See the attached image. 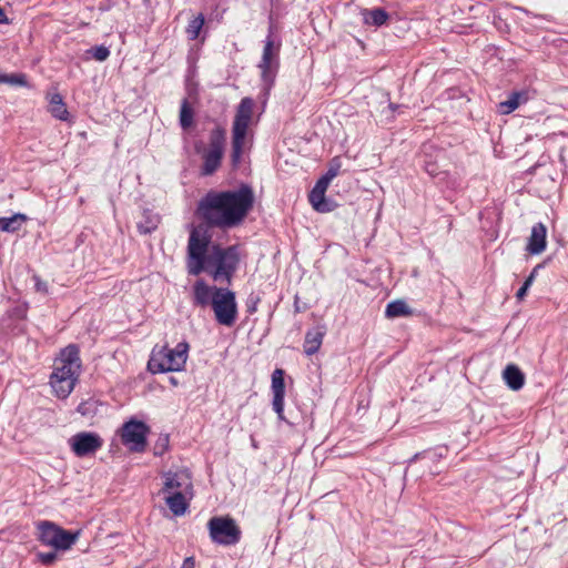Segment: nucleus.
Returning a JSON list of instances; mask_svg holds the SVG:
<instances>
[{
    "instance_id": "2",
    "label": "nucleus",
    "mask_w": 568,
    "mask_h": 568,
    "mask_svg": "<svg viewBox=\"0 0 568 568\" xmlns=\"http://www.w3.org/2000/svg\"><path fill=\"white\" fill-rule=\"evenodd\" d=\"M253 204L252 187L242 184L237 190L207 192L199 202L197 211L209 226L232 229L245 219Z\"/></svg>"
},
{
    "instance_id": "17",
    "label": "nucleus",
    "mask_w": 568,
    "mask_h": 568,
    "mask_svg": "<svg viewBox=\"0 0 568 568\" xmlns=\"http://www.w3.org/2000/svg\"><path fill=\"white\" fill-rule=\"evenodd\" d=\"M325 335V329L324 327H315V328H312V329H308L305 334V339H304V352L306 355L311 356V355H314L315 353H317V351L320 349L322 343H323V337Z\"/></svg>"
},
{
    "instance_id": "14",
    "label": "nucleus",
    "mask_w": 568,
    "mask_h": 568,
    "mask_svg": "<svg viewBox=\"0 0 568 568\" xmlns=\"http://www.w3.org/2000/svg\"><path fill=\"white\" fill-rule=\"evenodd\" d=\"M546 234L547 229L542 223H537L531 227V233L528 239L526 250L532 254L537 255L545 251L546 248Z\"/></svg>"
},
{
    "instance_id": "32",
    "label": "nucleus",
    "mask_w": 568,
    "mask_h": 568,
    "mask_svg": "<svg viewBox=\"0 0 568 568\" xmlns=\"http://www.w3.org/2000/svg\"><path fill=\"white\" fill-rule=\"evenodd\" d=\"M97 61H105L110 55L109 48L104 45H98L88 51Z\"/></svg>"
},
{
    "instance_id": "29",
    "label": "nucleus",
    "mask_w": 568,
    "mask_h": 568,
    "mask_svg": "<svg viewBox=\"0 0 568 568\" xmlns=\"http://www.w3.org/2000/svg\"><path fill=\"white\" fill-rule=\"evenodd\" d=\"M204 21H205L204 16L202 13H200L199 16H196L189 22L185 32L190 40L197 39V37L200 36V32L204 26Z\"/></svg>"
},
{
    "instance_id": "22",
    "label": "nucleus",
    "mask_w": 568,
    "mask_h": 568,
    "mask_svg": "<svg viewBox=\"0 0 568 568\" xmlns=\"http://www.w3.org/2000/svg\"><path fill=\"white\" fill-rule=\"evenodd\" d=\"M310 202L315 211L321 213L331 212L334 209V204L325 199V192L313 187L308 195Z\"/></svg>"
},
{
    "instance_id": "5",
    "label": "nucleus",
    "mask_w": 568,
    "mask_h": 568,
    "mask_svg": "<svg viewBox=\"0 0 568 568\" xmlns=\"http://www.w3.org/2000/svg\"><path fill=\"white\" fill-rule=\"evenodd\" d=\"M39 540L55 550H68L79 539L80 531L70 532L51 521L38 524Z\"/></svg>"
},
{
    "instance_id": "48",
    "label": "nucleus",
    "mask_w": 568,
    "mask_h": 568,
    "mask_svg": "<svg viewBox=\"0 0 568 568\" xmlns=\"http://www.w3.org/2000/svg\"><path fill=\"white\" fill-rule=\"evenodd\" d=\"M427 171L429 172V174H434L433 170L427 169Z\"/></svg>"
},
{
    "instance_id": "33",
    "label": "nucleus",
    "mask_w": 568,
    "mask_h": 568,
    "mask_svg": "<svg viewBox=\"0 0 568 568\" xmlns=\"http://www.w3.org/2000/svg\"><path fill=\"white\" fill-rule=\"evenodd\" d=\"M38 557L42 564L49 565V564H52L57 559V552L55 551L41 552L38 555Z\"/></svg>"
},
{
    "instance_id": "18",
    "label": "nucleus",
    "mask_w": 568,
    "mask_h": 568,
    "mask_svg": "<svg viewBox=\"0 0 568 568\" xmlns=\"http://www.w3.org/2000/svg\"><path fill=\"white\" fill-rule=\"evenodd\" d=\"M503 378L507 386L513 390H519L525 384V375L514 364H509L503 372Z\"/></svg>"
},
{
    "instance_id": "8",
    "label": "nucleus",
    "mask_w": 568,
    "mask_h": 568,
    "mask_svg": "<svg viewBox=\"0 0 568 568\" xmlns=\"http://www.w3.org/2000/svg\"><path fill=\"white\" fill-rule=\"evenodd\" d=\"M210 537L216 544L230 546L239 542L241 529L231 517H213L209 524Z\"/></svg>"
},
{
    "instance_id": "9",
    "label": "nucleus",
    "mask_w": 568,
    "mask_h": 568,
    "mask_svg": "<svg viewBox=\"0 0 568 568\" xmlns=\"http://www.w3.org/2000/svg\"><path fill=\"white\" fill-rule=\"evenodd\" d=\"M80 371L79 348L75 345H69L61 351L60 357L55 359L52 374L77 382Z\"/></svg>"
},
{
    "instance_id": "37",
    "label": "nucleus",
    "mask_w": 568,
    "mask_h": 568,
    "mask_svg": "<svg viewBox=\"0 0 568 568\" xmlns=\"http://www.w3.org/2000/svg\"><path fill=\"white\" fill-rule=\"evenodd\" d=\"M36 281V290L41 293L48 292V285L45 282L41 281L38 276H34Z\"/></svg>"
},
{
    "instance_id": "34",
    "label": "nucleus",
    "mask_w": 568,
    "mask_h": 568,
    "mask_svg": "<svg viewBox=\"0 0 568 568\" xmlns=\"http://www.w3.org/2000/svg\"><path fill=\"white\" fill-rule=\"evenodd\" d=\"M339 168H341V165H339L338 161H337V160H334V161L331 163V165H329V168H328L327 172L325 173V175H326L328 179L333 180L335 176H337L338 171H339Z\"/></svg>"
},
{
    "instance_id": "7",
    "label": "nucleus",
    "mask_w": 568,
    "mask_h": 568,
    "mask_svg": "<svg viewBox=\"0 0 568 568\" xmlns=\"http://www.w3.org/2000/svg\"><path fill=\"white\" fill-rule=\"evenodd\" d=\"M211 306L219 324L232 326L235 323L237 316V304L235 293L233 291L226 287L215 290Z\"/></svg>"
},
{
    "instance_id": "19",
    "label": "nucleus",
    "mask_w": 568,
    "mask_h": 568,
    "mask_svg": "<svg viewBox=\"0 0 568 568\" xmlns=\"http://www.w3.org/2000/svg\"><path fill=\"white\" fill-rule=\"evenodd\" d=\"M75 381L51 374L50 385L59 398H67L75 386Z\"/></svg>"
},
{
    "instance_id": "42",
    "label": "nucleus",
    "mask_w": 568,
    "mask_h": 568,
    "mask_svg": "<svg viewBox=\"0 0 568 568\" xmlns=\"http://www.w3.org/2000/svg\"><path fill=\"white\" fill-rule=\"evenodd\" d=\"M540 267H541V265H540V264H539V265H537V266H535V267L532 268V271H531V273H530L529 275H530V276H532V278H535V277H536V275H537V272H538V270H539Z\"/></svg>"
},
{
    "instance_id": "28",
    "label": "nucleus",
    "mask_w": 568,
    "mask_h": 568,
    "mask_svg": "<svg viewBox=\"0 0 568 568\" xmlns=\"http://www.w3.org/2000/svg\"><path fill=\"white\" fill-rule=\"evenodd\" d=\"M102 407L103 406L101 404H99L98 400L90 398L88 400L82 402L78 406V412L82 416L93 417L99 414L100 408H102Z\"/></svg>"
},
{
    "instance_id": "30",
    "label": "nucleus",
    "mask_w": 568,
    "mask_h": 568,
    "mask_svg": "<svg viewBox=\"0 0 568 568\" xmlns=\"http://www.w3.org/2000/svg\"><path fill=\"white\" fill-rule=\"evenodd\" d=\"M193 123V110L187 100H183L180 110V124L183 129H187Z\"/></svg>"
},
{
    "instance_id": "27",
    "label": "nucleus",
    "mask_w": 568,
    "mask_h": 568,
    "mask_svg": "<svg viewBox=\"0 0 568 568\" xmlns=\"http://www.w3.org/2000/svg\"><path fill=\"white\" fill-rule=\"evenodd\" d=\"M225 139V130L222 128H215L210 134V143L207 150L223 153Z\"/></svg>"
},
{
    "instance_id": "21",
    "label": "nucleus",
    "mask_w": 568,
    "mask_h": 568,
    "mask_svg": "<svg viewBox=\"0 0 568 568\" xmlns=\"http://www.w3.org/2000/svg\"><path fill=\"white\" fill-rule=\"evenodd\" d=\"M223 158V153L205 150L203 152V165L201 168V173L203 175L213 174L221 165V161Z\"/></svg>"
},
{
    "instance_id": "13",
    "label": "nucleus",
    "mask_w": 568,
    "mask_h": 568,
    "mask_svg": "<svg viewBox=\"0 0 568 568\" xmlns=\"http://www.w3.org/2000/svg\"><path fill=\"white\" fill-rule=\"evenodd\" d=\"M272 393H273V409L281 417L284 407V395H285V384H284V371L281 368H276L272 373Z\"/></svg>"
},
{
    "instance_id": "24",
    "label": "nucleus",
    "mask_w": 568,
    "mask_h": 568,
    "mask_svg": "<svg viewBox=\"0 0 568 568\" xmlns=\"http://www.w3.org/2000/svg\"><path fill=\"white\" fill-rule=\"evenodd\" d=\"M49 102V112L52 114V116L61 121H68L69 111L63 102L61 94H52Z\"/></svg>"
},
{
    "instance_id": "23",
    "label": "nucleus",
    "mask_w": 568,
    "mask_h": 568,
    "mask_svg": "<svg viewBox=\"0 0 568 568\" xmlns=\"http://www.w3.org/2000/svg\"><path fill=\"white\" fill-rule=\"evenodd\" d=\"M28 221V216L23 213H16L9 217H0V230L6 233H14L19 231Z\"/></svg>"
},
{
    "instance_id": "47",
    "label": "nucleus",
    "mask_w": 568,
    "mask_h": 568,
    "mask_svg": "<svg viewBox=\"0 0 568 568\" xmlns=\"http://www.w3.org/2000/svg\"><path fill=\"white\" fill-rule=\"evenodd\" d=\"M3 75H6V73H2V72L0 71V79H3ZM0 83H2V80H0Z\"/></svg>"
},
{
    "instance_id": "11",
    "label": "nucleus",
    "mask_w": 568,
    "mask_h": 568,
    "mask_svg": "<svg viewBox=\"0 0 568 568\" xmlns=\"http://www.w3.org/2000/svg\"><path fill=\"white\" fill-rule=\"evenodd\" d=\"M192 487L191 476L186 470L164 474L163 491L165 494L191 493Z\"/></svg>"
},
{
    "instance_id": "44",
    "label": "nucleus",
    "mask_w": 568,
    "mask_h": 568,
    "mask_svg": "<svg viewBox=\"0 0 568 568\" xmlns=\"http://www.w3.org/2000/svg\"><path fill=\"white\" fill-rule=\"evenodd\" d=\"M535 278H532V276H528L525 282L528 283L529 285H531L534 283Z\"/></svg>"
},
{
    "instance_id": "46",
    "label": "nucleus",
    "mask_w": 568,
    "mask_h": 568,
    "mask_svg": "<svg viewBox=\"0 0 568 568\" xmlns=\"http://www.w3.org/2000/svg\"><path fill=\"white\" fill-rule=\"evenodd\" d=\"M170 382L173 384V385H176V379L174 377H171L170 378Z\"/></svg>"
},
{
    "instance_id": "45",
    "label": "nucleus",
    "mask_w": 568,
    "mask_h": 568,
    "mask_svg": "<svg viewBox=\"0 0 568 568\" xmlns=\"http://www.w3.org/2000/svg\"><path fill=\"white\" fill-rule=\"evenodd\" d=\"M531 285H529L528 283L524 282L523 284V288H525L526 291H528V288L530 287Z\"/></svg>"
},
{
    "instance_id": "39",
    "label": "nucleus",
    "mask_w": 568,
    "mask_h": 568,
    "mask_svg": "<svg viewBox=\"0 0 568 568\" xmlns=\"http://www.w3.org/2000/svg\"><path fill=\"white\" fill-rule=\"evenodd\" d=\"M155 226H156L155 224H152L151 226H143V224H139V226H138V227H139L140 233L148 234V233H150L152 230H154V229H155Z\"/></svg>"
},
{
    "instance_id": "3",
    "label": "nucleus",
    "mask_w": 568,
    "mask_h": 568,
    "mask_svg": "<svg viewBox=\"0 0 568 568\" xmlns=\"http://www.w3.org/2000/svg\"><path fill=\"white\" fill-rule=\"evenodd\" d=\"M189 353L186 342L179 343L174 348L166 346L153 349L148 362V369L152 374L165 372H180L184 368Z\"/></svg>"
},
{
    "instance_id": "41",
    "label": "nucleus",
    "mask_w": 568,
    "mask_h": 568,
    "mask_svg": "<svg viewBox=\"0 0 568 568\" xmlns=\"http://www.w3.org/2000/svg\"><path fill=\"white\" fill-rule=\"evenodd\" d=\"M526 294H527V291L525 288L520 287L518 290L516 296H517L518 300H523Z\"/></svg>"
},
{
    "instance_id": "1",
    "label": "nucleus",
    "mask_w": 568,
    "mask_h": 568,
    "mask_svg": "<svg viewBox=\"0 0 568 568\" xmlns=\"http://www.w3.org/2000/svg\"><path fill=\"white\" fill-rule=\"evenodd\" d=\"M241 263L237 245L223 246L212 242L207 226H194L186 248V270L190 275L206 273L214 282L230 285Z\"/></svg>"
},
{
    "instance_id": "4",
    "label": "nucleus",
    "mask_w": 568,
    "mask_h": 568,
    "mask_svg": "<svg viewBox=\"0 0 568 568\" xmlns=\"http://www.w3.org/2000/svg\"><path fill=\"white\" fill-rule=\"evenodd\" d=\"M254 100L243 98L236 109L232 126V164L237 165L241 161L248 126L252 122Z\"/></svg>"
},
{
    "instance_id": "31",
    "label": "nucleus",
    "mask_w": 568,
    "mask_h": 568,
    "mask_svg": "<svg viewBox=\"0 0 568 568\" xmlns=\"http://www.w3.org/2000/svg\"><path fill=\"white\" fill-rule=\"evenodd\" d=\"M2 83L16 87H26L27 77L23 73H11L3 75Z\"/></svg>"
},
{
    "instance_id": "35",
    "label": "nucleus",
    "mask_w": 568,
    "mask_h": 568,
    "mask_svg": "<svg viewBox=\"0 0 568 568\" xmlns=\"http://www.w3.org/2000/svg\"><path fill=\"white\" fill-rule=\"evenodd\" d=\"M331 179H328L326 175H323L315 184L314 187H316L317 190H321L323 192H326L329 183H331Z\"/></svg>"
},
{
    "instance_id": "43",
    "label": "nucleus",
    "mask_w": 568,
    "mask_h": 568,
    "mask_svg": "<svg viewBox=\"0 0 568 568\" xmlns=\"http://www.w3.org/2000/svg\"><path fill=\"white\" fill-rule=\"evenodd\" d=\"M247 311L254 313L256 311V302L251 303V305L247 306Z\"/></svg>"
},
{
    "instance_id": "25",
    "label": "nucleus",
    "mask_w": 568,
    "mask_h": 568,
    "mask_svg": "<svg viewBox=\"0 0 568 568\" xmlns=\"http://www.w3.org/2000/svg\"><path fill=\"white\" fill-rule=\"evenodd\" d=\"M363 20L366 24L381 27L388 20V13L382 8L365 9Z\"/></svg>"
},
{
    "instance_id": "26",
    "label": "nucleus",
    "mask_w": 568,
    "mask_h": 568,
    "mask_svg": "<svg viewBox=\"0 0 568 568\" xmlns=\"http://www.w3.org/2000/svg\"><path fill=\"white\" fill-rule=\"evenodd\" d=\"M412 314V308L407 305L406 302L402 300H396L388 303L385 310V315L388 318L409 316Z\"/></svg>"
},
{
    "instance_id": "38",
    "label": "nucleus",
    "mask_w": 568,
    "mask_h": 568,
    "mask_svg": "<svg viewBox=\"0 0 568 568\" xmlns=\"http://www.w3.org/2000/svg\"><path fill=\"white\" fill-rule=\"evenodd\" d=\"M181 568H195V560L193 557H187L184 559Z\"/></svg>"
},
{
    "instance_id": "15",
    "label": "nucleus",
    "mask_w": 568,
    "mask_h": 568,
    "mask_svg": "<svg viewBox=\"0 0 568 568\" xmlns=\"http://www.w3.org/2000/svg\"><path fill=\"white\" fill-rule=\"evenodd\" d=\"M217 286H210L203 280H199L193 285V302L195 305L205 307L212 305L215 290H220Z\"/></svg>"
},
{
    "instance_id": "36",
    "label": "nucleus",
    "mask_w": 568,
    "mask_h": 568,
    "mask_svg": "<svg viewBox=\"0 0 568 568\" xmlns=\"http://www.w3.org/2000/svg\"><path fill=\"white\" fill-rule=\"evenodd\" d=\"M121 426H146L145 420L133 416L125 420Z\"/></svg>"
},
{
    "instance_id": "12",
    "label": "nucleus",
    "mask_w": 568,
    "mask_h": 568,
    "mask_svg": "<svg viewBox=\"0 0 568 568\" xmlns=\"http://www.w3.org/2000/svg\"><path fill=\"white\" fill-rule=\"evenodd\" d=\"M149 428H120V438L131 452H143L146 446Z\"/></svg>"
},
{
    "instance_id": "20",
    "label": "nucleus",
    "mask_w": 568,
    "mask_h": 568,
    "mask_svg": "<svg viewBox=\"0 0 568 568\" xmlns=\"http://www.w3.org/2000/svg\"><path fill=\"white\" fill-rule=\"evenodd\" d=\"M528 100L527 92L516 91L513 92L507 100L503 101L498 105V110L501 114H509L515 111L520 104Z\"/></svg>"
},
{
    "instance_id": "6",
    "label": "nucleus",
    "mask_w": 568,
    "mask_h": 568,
    "mask_svg": "<svg viewBox=\"0 0 568 568\" xmlns=\"http://www.w3.org/2000/svg\"><path fill=\"white\" fill-rule=\"evenodd\" d=\"M280 48L281 44H275L272 38L271 26L270 34L265 40L262 59L261 62L258 63V69L261 70V78L266 91H268L272 88L280 67Z\"/></svg>"
},
{
    "instance_id": "10",
    "label": "nucleus",
    "mask_w": 568,
    "mask_h": 568,
    "mask_svg": "<svg viewBox=\"0 0 568 568\" xmlns=\"http://www.w3.org/2000/svg\"><path fill=\"white\" fill-rule=\"evenodd\" d=\"M69 444L78 457H84L100 449L103 440L95 433L81 432L72 436Z\"/></svg>"
},
{
    "instance_id": "16",
    "label": "nucleus",
    "mask_w": 568,
    "mask_h": 568,
    "mask_svg": "<svg viewBox=\"0 0 568 568\" xmlns=\"http://www.w3.org/2000/svg\"><path fill=\"white\" fill-rule=\"evenodd\" d=\"M193 493L166 494L165 503L175 516H182L187 509V500L192 498Z\"/></svg>"
},
{
    "instance_id": "40",
    "label": "nucleus",
    "mask_w": 568,
    "mask_h": 568,
    "mask_svg": "<svg viewBox=\"0 0 568 568\" xmlns=\"http://www.w3.org/2000/svg\"><path fill=\"white\" fill-rule=\"evenodd\" d=\"M8 22V18L3 11V9L0 7V24L1 23H7Z\"/></svg>"
}]
</instances>
